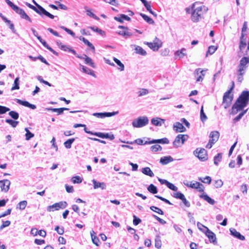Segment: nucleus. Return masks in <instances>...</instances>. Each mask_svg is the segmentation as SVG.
<instances>
[{
    "label": "nucleus",
    "instance_id": "49530a36",
    "mask_svg": "<svg viewBox=\"0 0 249 249\" xmlns=\"http://www.w3.org/2000/svg\"><path fill=\"white\" fill-rule=\"evenodd\" d=\"M71 180L72 183L74 184L80 183L82 181V178L78 176L72 177Z\"/></svg>",
    "mask_w": 249,
    "mask_h": 249
},
{
    "label": "nucleus",
    "instance_id": "a211bd4d",
    "mask_svg": "<svg viewBox=\"0 0 249 249\" xmlns=\"http://www.w3.org/2000/svg\"><path fill=\"white\" fill-rule=\"evenodd\" d=\"M37 13L40 15L42 17L44 16H46L51 19H53L54 18V16L53 15L50 14L49 12H47L44 8H43L41 6H38V9L37 11Z\"/></svg>",
    "mask_w": 249,
    "mask_h": 249
},
{
    "label": "nucleus",
    "instance_id": "c03bdc74",
    "mask_svg": "<svg viewBox=\"0 0 249 249\" xmlns=\"http://www.w3.org/2000/svg\"><path fill=\"white\" fill-rule=\"evenodd\" d=\"M140 15L142 17V18L144 19V20H145L147 23H148L149 24L154 23V22L153 20L151 18L149 17L148 16H146L145 14H142V13H141Z\"/></svg>",
    "mask_w": 249,
    "mask_h": 249
},
{
    "label": "nucleus",
    "instance_id": "603ef678",
    "mask_svg": "<svg viewBox=\"0 0 249 249\" xmlns=\"http://www.w3.org/2000/svg\"><path fill=\"white\" fill-rule=\"evenodd\" d=\"M5 122L10 124L12 127H15L18 125V122L11 119H6Z\"/></svg>",
    "mask_w": 249,
    "mask_h": 249
},
{
    "label": "nucleus",
    "instance_id": "ddd939ff",
    "mask_svg": "<svg viewBox=\"0 0 249 249\" xmlns=\"http://www.w3.org/2000/svg\"><path fill=\"white\" fill-rule=\"evenodd\" d=\"M194 154L202 161H205L208 159L207 152L204 148H197L194 152Z\"/></svg>",
    "mask_w": 249,
    "mask_h": 249
},
{
    "label": "nucleus",
    "instance_id": "13d9d810",
    "mask_svg": "<svg viewBox=\"0 0 249 249\" xmlns=\"http://www.w3.org/2000/svg\"><path fill=\"white\" fill-rule=\"evenodd\" d=\"M148 93V90L146 89H141L138 92L139 96H142Z\"/></svg>",
    "mask_w": 249,
    "mask_h": 249
},
{
    "label": "nucleus",
    "instance_id": "9d476101",
    "mask_svg": "<svg viewBox=\"0 0 249 249\" xmlns=\"http://www.w3.org/2000/svg\"><path fill=\"white\" fill-rule=\"evenodd\" d=\"M84 131L87 133L97 136L102 139H109L110 140H113L115 138L113 134H110L108 133H104L102 132H93L90 131H88L87 128H84Z\"/></svg>",
    "mask_w": 249,
    "mask_h": 249
},
{
    "label": "nucleus",
    "instance_id": "69168bd1",
    "mask_svg": "<svg viewBox=\"0 0 249 249\" xmlns=\"http://www.w3.org/2000/svg\"><path fill=\"white\" fill-rule=\"evenodd\" d=\"M245 73H244V72H237V81L238 82H239V83H241L244 78H243V75L245 74Z\"/></svg>",
    "mask_w": 249,
    "mask_h": 249
},
{
    "label": "nucleus",
    "instance_id": "72a5a7b5",
    "mask_svg": "<svg viewBox=\"0 0 249 249\" xmlns=\"http://www.w3.org/2000/svg\"><path fill=\"white\" fill-rule=\"evenodd\" d=\"M142 172L147 176H148L150 177H153L154 176V174L152 171L150 169V168L148 167H144L142 168Z\"/></svg>",
    "mask_w": 249,
    "mask_h": 249
},
{
    "label": "nucleus",
    "instance_id": "09e8293b",
    "mask_svg": "<svg viewBox=\"0 0 249 249\" xmlns=\"http://www.w3.org/2000/svg\"><path fill=\"white\" fill-rule=\"evenodd\" d=\"M222 154L221 153H218L216 156L214 158V163L217 165L218 163L221 161L222 159Z\"/></svg>",
    "mask_w": 249,
    "mask_h": 249
},
{
    "label": "nucleus",
    "instance_id": "aec40b11",
    "mask_svg": "<svg viewBox=\"0 0 249 249\" xmlns=\"http://www.w3.org/2000/svg\"><path fill=\"white\" fill-rule=\"evenodd\" d=\"M76 57L80 59L84 60L85 63L86 64L89 65L91 67L93 68H95L96 67L92 59L90 57H88L87 55H84V56H82L79 55H76Z\"/></svg>",
    "mask_w": 249,
    "mask_h": 249
},
{
    "label": "nucleus",
    "instance_id": "680f3d73",
    "mask_svg": "<svg viewBox=\"0 0 249 249\" xmlns=\"http://www.w3.org/2000/svg\"><path fill=\"white\" fill-rule=\"evenodd\" d=\"M217 48L214 46H211L209 47L207 53H209L210 54H213L216 50Z\"/></svg>",
    "mask_w": 249,
    "mask_h": 249
},
{
    "label": "nucleus",
    "instance_id": "0e129e2a",
    "mask_svg": "<svg viewBox=\"0 0 249 249\" xmlns=\"http://www.w3.org/2000/svg\"><path fill=\"white\" fill-rule=\"evenodd\" d=\"M11 224V221L7 220L3 221L2 224L0 226V230H2L3 228L8 227Z\"/></svg>",
    "mask_w": 249,
    "mask_h": 249
},
{
    "label": "nucleus",
    "instance_id": "f8f14e48",
    "mask_svg": "<svg viewBox=\"0 0 249 249\" xmlns=\"http://www.w3.org/2000/svg\"><path fill=\"white\" fill-rule=\"evenodd\" d=\"M219 137V133L218 131H214L212 132L210 135V140L208 144L206 145V147L209 149L211 148L213 145L217 141Z\"/></svg>",
    "mask_w": 249,
    "mask_h": 249
},
{
    "label": "nucleus",
    "instance_id": "e433bc0d",
    "mask_svg": "<svg viewBox=\"0 0 249 249\" xmlns=\"http://www.w3.org/2000/svg\"><path fill=\"white\" fill-rule=\"evenodd\" d=\"M46 109H47L48 110H52L53 112H56V113H57L58 114H61L63 113L64 110H67L69 109L68 108L62 107V108H46Z\"/></svg>",
    "mask_w": 249,
    "mask_h": 249
},
{
    "label": "nucleus",
    "instance_id": "37998d69",
    "mask_svg": "<svg viewBox=\"0 0 249 249\" xmlns=\"http://www.w3.org/2000/svg\"><path fill=\"white\" fill-rule=\"evenodd\" d=\"M198 179L204 183L210 184L212 179L209 176H206L205 178H199Z\"/></svg>",
    "mask_w": 249,
    "mask_h": 249
},
{
    "label": "nucleus",
    "instance_id": "dca6fc26",
    "mask_svg": "<svg viewBox=\"0 0 249 249\" xmlns=\"http://www.w3.org/2000/svg\"><path fill=\"white\" fill-rule=\"evenodd\" d=\"M56 44L61 50L65 52H71L76 56L77 54L76 52L74 50L72 49L70 46L63 44L60 41H57Z\"/></svg>",
    "mask_w": 249,
    "mask_h": 249
},
{
    "label": "nucleus",
    "instance_id": "f03ea898",
    "mask_svg": "<svg viewBox=\"0 0 249 249\" xmlns=\"http://www.w3.org/2000/svg\"><path fill=\"white\" fill-rule=\"evenodd\" d=\"M249 100V92L243 91L237 99L232 108V113L236 114L242 110L248 104Z\"/></svg>",
    "mask_w": 249,
    "mask_h": 249
},
{
    "label": "nucleus",
    "instance_id": "de8ad7c7",
    "mask_svg": "<svg viewBox=\"0 0 249 249\" xmlns=\"http://www.w3.org/2000/svg\"><path fill=\"white\" fill-rule=\"evenodd\" d=\"M25 130L26 131V134H25V137H26V140L28 141L31 138H33L34 137V134H33L32 133H31L27 128H25Z\"/></svg>",
    "mask_w": 249,
    "mask_h": 249
},
{
    "label": "nucleus",
    "instance_id": "79ce46f5",
    "mask_svg": "<svg viewBox=\"0 0 249 249\" xmlns=\"http://www.w3.org/2000/svg\"><path fill=\"white\" fill-rule=\"evenodd\" d=\"M27 204V202L26 200L20 201L17 205V208L21 210L25 209Z\"/></svg>",
    "mask_w": 249,
    "mask_h": 249
},
{
    "label": "nucleus",
    "instance_id": "c85d7f7f",
    "mask_svg": "<svg viewBox=\"0 0 249 249\" xmlns=\"http://www.w3.org/2000/svg\"><path fill=\"white\" fill-rule=\"evenodd\" d=\"M165 120L160 118L156 117L151 120V123L155 126H161L164 123Z\"/></svg>",
    "mask_w": 249,
    "mask_h": 249
},
{
    "label": "nucleus",
    "instance_id": "9b49d317",
    "mask_svg": "<svg viewBox=\"0 0 249 249\" xmlns=\"http://www.w3.org/2000/svg\"><path fill=\"white\" fill-rule=\"evenodd\" d=\"M151 49L154 51H158L162 45V41L158 38L156 37L153 42H144Z\"/></svg>",
    "mask_w": 249,
    "mask_h": 249
},
{
    "label": "nucleus",
    "instance_id": "20e7f679",
    "mask_svg": "<svg viewBox=\"0 0 249 249\" xmlns=\"http://www.w3.org/2000/svg\"><path fill=\"white\" fill-rule=\"evenodd\" d=\"M234 86V83L232 82L231 88L224 93L223 98V103L224 105V107L227 108L229 107L232 100V95H231V90L233 89Z\"/></svg>",
    "mask_w": 249,
    "mask_h": 249
},
{
    "label": "nucleus",
    "instance_id": "473e14b6",
    "mask_svg": "<svg viewBox=\"0 0 249 249\" xmlns=\"http://www.w3.org/2000/svg\"><path fill=\"white\" fill-rule=\"evenodd\" d=\"M173 159L171 156H165L160 158V162L162 164L165 165L168 164V163L171 161H173Z\"/></svg>",
    "mask_w": 249,
    "mask_h": 249
},
{
    "label": "nucleus",
    "instance_id": "bb28decb",
    "mask_svg": "<svg viewBox=\"0 0 249 249\" xmlns=\"http://www.w3.org/2000/svg\"><path fill=\"white\" fill-rule=\"evenodd\" d=\"M16 101L17 103L21 105L22 106H24L26 107H28L31 108L32 109H35L36 108V106L34 105L31 104L27 101H23L20 99H16Z\"/></svg>",
    "mask_w": 249,
    "mask_h": 249
},
{
    "label": "nucleus",
    "instance_id": "338daca9",
    "mask_svg": "<svg viewBox=\"0 0 249 249\" xmlns=\"http://www.w3.org/2000/svg\"><path fill=\"white\" fill-rule=\"evenodd\" d=\"M133 218H134V219H133V223L135 226L138 225L142 221L141 219H140L139 218L137 217L135 215H133Z\"/></svg>",
    "mask_w": 249,
    "mask_h": 249
},
{
    "label": "nucleus",
    "instance_id": "3c124183",
    "mask_svg": "<svg viewBox=\"0 0 249 249\" xmlns=\"http://www.w3.org/2000/svg\"><path fill=\"white\" fill-rule=\"evenodd\" d=\"M87 15L90 17L93 18L96 20H99V18L97 17L94 14H93L90 9H86Z\"/></svg>",
    "mask_w": 249,
    "mask_h": 249
},
{
    "label": "nucleus",
    "instance_id": "f257e3e1",
    "mask_svg": "<svg viewBox=\"0 0 249 249\" xmlns=\"http://www.w3.org/2000/svg\"><path fill=\"white\" fill-rule=\"evenodd\" d=\"M208 8L202 3L196 2L185 9L188 14H190L191 19L194 22H198L203 18L207 12Z\"/></svg>",
    "mask_w": 249,
    "mask_h": 249
},
{
    "label": "nucleus",
    "instance_id": "c756f323",
    "mask_svg": "<svg viewBox=\"0 0 249 249\" xmlns=\"http://www.w3.org/2000/svg\"><path fill=\"white\" fill-rule=\"evenodd\" d=\"M199 197L211 205H213L215 203V201L213 199L211 198L205 193H203L202 194L200 195Z\"/></svg>",
    "mask_w": 249,
    "mask_h": 249
},
{
    "label": "nucleus",
    "instance_id": "4468645a",
    "mask_svg": "<svg viewBox=\"0 0 249 249\" xmlns=\"http://www.w3.org/2000/svg\"><path fill=\"white\" fill-rule=\"evenodd\" d=\"M205 228V230H203V232L205 233L206 235L209 239V240L211 243H212L214 244H216L217 243L216 242V237L215 234L211 231H210L207 227H204Z\"/></svg>",
    "mask_w": 249,
    "mask_h": 249
},
{
    "label": "nucleus",
    "instance_id": "5fc2aeb1",
    "mask_svg": "<svg viewBox=\"0 0 249 249\" xmlns=\"http://www.w3.org/2000/svg\"><path fill=\"white\" fill-rule=\"evenodd\" d=\"M9 115L14 119L17 120L19 117V115L18 112L14 111H11L9 112Z\"/></svg>",
    "mask_w": 249,
    "mask_h": 249
},
{
    "label": "nucleus",
    "instance_id": "e2e57ef3",
    "mask_svg": "<svg viewBox=\"0 0 249 249\" xmlns=\"http://www.w3.org/2000/svg\"><path fill=\"white\" fill-rule=\"evenodd\" d=\"M61 28L65 31L68 34L71 35L72 36L74 37L75 36V34L73 33L71 30H70L69 29L64 27V26H61Z\"/></svg>",
    "mask_w": 249,
    "mask_h": 249
},
{
    "label": "nucleus",
    "instance_id": "4c0bfd02",
    "mask_svg": "<svg viewBox=\"0 0 249 249\" xmlns=\"http://www.w3.org/2000/svg\"><path fill=\"white\" fill-rule=\"evenodd\" d=\"M160 238H161L160 235H157L156 236L155 239V246L156 248L158 249H160L161 247V241Z\"/></svg>",
    "mask_w": 249,
    "mask_h": 249
},
{
    "label": "nucleus",
    "instance_id": "412c9836",
    "mask_svg": "<svg viewBox=\"0 0 249 249\" xmlns=\"http://www.w3.org/2000/svg\"><path fill=\"white\" fill-rule=\"evenodd\" d=\"M173 129L176 132H183L186 131L185 127L179 122H176L174 124Z\"/></svg>",
    "mask_w": 249,
    "mask_h": 249
},
{
    "label": "nucleus",
    "instance_id": "cd10ccee",
    "mask_svg": "<svg viewBox=\"0 0 249 249\" xmlns=\"http://www.w3.org/2000/svg\"><path fill=\"white\" fill-rule=\"evenodd\" d=\"M80 66L82 69V72L87 73L89 75H91L94 77H96V75L93 71L82 65H80Z\"/></svg>",
    "mask_w": 249,
    "mask_h": 249
},
{
    "label": "nucleus",
    "instance_id": "5701e85b",
    "mask_svg": "<svg viewBox=\"0 0 249 249\" xmlns=\"http://www.w3.org/2000/svg\"><path fill=\"white\" fill-rule=\"evenodd\" d=\"M230 231L231 234L234 236V237L242 241L245 239V236L241 235V233L237 231L235 229L231 228L230 229Z\"/></svg>",
    "mask_w": 249,
    "mask_h": 249
},
{
    "label": "nucleus",
    "instance_id": "39448f33",
    "mask_svg": "<svg viewBox=\"0 0 249 249\" xmlns=\"http://www.w3.org/2000/svg\"><path fill=\"white\" fill-rule=\"evenodd\" d=\"M189 138L187 135L178 134L176 136L173 142L174 147L178 148L181 147Z\"/></svg>",
    "mask_w": 249,
    "mask_h": 249
},
{
    "label": "nucleus",
    "instance_id": "a878e982",
    "mask_svg": "<svg viewBox=\"0 0 249 249\" xmlns=\"http://www.w3.org/2000/svg\"><path fill=\"white\" fill-rule=\"evenodd\" d=\"M92 182L94 189L101 188L102 190H104L106 188V185L104 182H98L94 179H92Z\"/></svg>",
    "mask_w": 249,
    "mask_h": 249
},
{
    "label": "nucleus",
    "instance_id": "2eb2a0df",
    "mask_svg": "<svg viewBox=\"0 0 249 249\" xmlns=\"http://www.w3.org/2000/svg\"><path fill=\"white\" fill-rule=\"evenodd\" d=\"M119 113V111H113L112 112H100L94 113L92 115L99 118H104L115 116Z\"/></svg>",
    "mask_w": 249,
    "mask_h": 249
},
{
    "label": "nucleus",
    "instance_id": "393cba45",
    "mask_svg": "<svg viewBox=\"0 0 249 249\" xmlns=\"http://www.w3.org/2000/svg\"><path fill=\"white\" fill-rule=\"evenodd\" d=\"M169 142V141L168 140V139L166 138H162L161 139L153 140L149 142L146 141L144 144H152V143H156L167 144Z\"/></svg>",
    "mask_w": 249,
    "mask_h": 249
},
{
    "label": "nucleus",
    "instance_id": "774afa93",
    "mask_svg": "<svg viewBox=\"0 0 249 249\" xmlns=\"http://www.w3.org/2000/svg\"><path fill=\"white\" fill-rule=\"evenodd\" d=\"M223 185V181L221 179H218L215 181V186L216 188L221 187Z\"/></svg>",
    "mask_w": 249,
    "mask_h": 249
},
{
    "label": "nucleus",
    "instance_id": "423d86ee",
    "mask_svg": "<svg viewBox=\"0 0 249 249\" xmlns=\"http://www.w3.org/2000/svg\"><path fill=\"white\" fill-rule=\"evenodd\" d=\"M183 184L188 187L196 189L199 192H203L204 191L203 185L197 181H186L183 182Z\"/></svg>",
    "mask_w": 249,
    "mask_h": 249
},
{
    "label": "nucleus",
    "instance_id": "864d4df0",
    "mask_svg": "<svg viewBox=\"0 0 249 249\" xmlns=\"http://www.w3.org/2000/svg\"><path fill=\"white\" fill-rule=\"evenodd\" d=\"M150 209L160 214L163 215L164 214L163 212L160 209L157 207L151 206Z\"/></svg>",
    "mask_w": 249,
    "mask_h": 249
},
{
    "label": "nucleus",
    "instance_id": "7ed1b4c3",
    "mask_svg": "<svg viewBox=\"0 0 249 249\" xmlns=\"http://www.w3.org/2000/svg\"><path fill=\"white\" fill-rule=\"evenodd\" d=\"M5 2L9 6L12 8L14 11H15L18 14L20 15L22 18L28 20L30 22H32L31 18L25 13L23 10L15 5L10 0H5Z\"/></svg>",
    "mask_w": 249,
    "mask_h": 249
},
{
    "label": "nucleus",
    "instance_id": "4d7b16f0",
    "mask_svg": "<svg viewBox=\"0 0 249 249\" xmlns=\"http://www.w3.org/2000/svg\"><path fill=\"white\" fill-rule=\"evenodd\" d=\"M200 119L202 122L205 121L207 119L206 115L204 112L203 106L201 107L200 110Z\"/></svg>",
    "mask_w": 249,
    "mask_h": 249
},
{
    "label": "nucleus",
    "instance_id": "58836bf2",
    "mask_svg": "<svg viewBox=\"0 0 249 249\" xmlns=\"http://www.w3.org/2000/svg\"><path fill=\"white\" fill-rule=\"evenodd\" d=\"M113 60L118 66V69L120 71H123L124 69V65L117 58L113 57Z\"/></svg>",
    "mask_w": 249,
    "mask_h": 249
},
{
    "label": "nucleus",
    "instance_id": "8fccbe9b",
    "mask_svg": "<svg viewBox=\"0 0 249 249\" xmlns=\"http://www.w3.org/2000/svg\"><path fill=\"white\" fill-rule=\"evenodd\" d=\"M150 149L152 152H156L158 151H161L162 147L160 145L156 144L151 146Z\"/></svg>",
    "mask_w": 249,
    "mask_h": 249
},
{
    "label": "nucleus",
    "instance_id": "f3484780",
    "mask_svg": "<svg viewBox=\"0 0 249 249\" xmlns=\"http://www.w3.org/2000/svg\"><path fill=\"white\" fill-rule=\"evenodd\" d=\"M10 183V181L8 179L0 180V188H1V190L7 192L9 189Z\"/></svg>",
    "mask_w": 249,
    "mask_h": 249
},
{
    "label": "nucleus",
    "instance_id": "2f4dec72",
    "mask_svg": "<svg viewBox=\"0 0 249 249\" xmlns=\"http://www.w3.org/2000/svg\"><path fill=\"white\" fill-rule=\"evenodd\" d=\"M115 20L120 22H123L124 20L127 21H130V18L124 14H121L119 17H114Z\"/></svg>",
    "mask_w": 249,
    "mask_h": 249
},
{
    "label": "nucleus",
    "instance_id": "6e6552de",
    "mask_svg": "<svg viewBox=\"0 0 249 249\" xmlns=\"http://www.w3.org/2000/svg\"><path fill=\"white\" fill-rule=\"evenodd\" d=\"M148 122L149 120L147 117H140L132 122V125L136 128L142 127L146 125L148 123Z\"/></svg>",
    "mask_w": 249,
    "mask_h": 249
},
{
    "label": "nucleus",
    "instance_id": "1a4fd4ad",
    "mask_svg": "<svg viewBox=\"0 0 249 249\" xmlns=\"http://www.w3.org/2000/svg\"><path fill=\"white\" fill-rule=\"evenodd\" d=\"M249 65V58L248 57H243L240 60L239 64L238 66L237 72L245 73Z\"/></svg>",
    "mask_w": 249,
    "mask_h": 249
},
{
    "label": "nucleus",
    "instance_id": "0eeeda50",
    "mask_svg": "<svg viewBox=\"0 0 249 249\" xmlns=\"http://www.w3.org/2000/svg\"><path fill=\"white\" fill-rule=\"evenodd\" d=\"M67 206V203L66 201H60L57 203H55L52 205L48 206L47 207V210L48 212H54L55 211H58L59 209H64Z\"/></svg>",
    "mask_w": 249,
    "mask_h": 249
},
{
    "label": "nucleus",
    "instance_id": "4be33fe9",
    "mask_svg": "<svg viewBox=\"0 0 249 249\" xmlns=\"http://www.w3.org/2000/svg\"><path fill=\"white\" fill-rule=\"evenodd\" d=\"M203 72L204 71L200 68L196 70L195 71V74L196 77L197 82H201L203 80V78L205 76V74Z\"/></svg>",
    "mask_w": 249,
    "mask_h": 249
},
{
    "label": "nucleus",
    "instance_id": "6ab92c4d",
    "mask_svg": "<svg viewBox=\"0 0 249 249\" xmlns=\"http://www.w3.org/2000/svg\"><path fill=\"white\" fill-rule=\"evenodd\" d=\"M187 55V50L185 48H182L180 50L177 51L175 53V57L176 59H181Z\"/></svg>",
    "mask_w": 249,
    "mask_h": 249
},
{
    "label": "nucleus",
    "instance_id": "7c9ffc66",
    "mask_svg": "<svg viewBox=\"0 0 249 249\" xmlns=\"http://www.w3.org/2000/svg\"><path fill=\"white\" fill-rule=\"evenodd\" d=\"M135 53L142 55H145L146 52L141 47L138 45H133Z\"/></svg>",
    "mask_w": 249,
    "mask_h": 249
},
{
    "label": "nucleus",
    "instance_id": "b1692460",
    "mask_svg": "<svg viewBox=\"0 0 249 249\" xmlns=\"http://www.w3.org/2000/svg\"><path fill=\"white\" fill-rule=\"evenodd\" d=\"M119 28L122 29V30L118 32V34L125 37H129L132 36V33L128 31V29L123 26H119Z\"/></svg>",
    "mask_w": 249,
    "mask_h": 249
},
{
    "label": "nucleus",
    "instance_id": "ea45409f",
    "mask_svg": "<svg viewBox=\"0 0 249 249\" xmlns=\"http://www.w3.org/2000/svg\"><path fill=\"white\" fill-rule=\"evenodd\" d=\"M75 139L72 138L64 142V145L66 148L69 149L71 147V144L74 142Z\"/></svg>",
    "mask_w": 249,
    "mask_h": 249
},
{
    "label": "nucleus",
    "instance_id": "c9c22d12",
    "mask_svg": "<svg viewBox=\"0 0 249 249\" xmlns=\"http://www.w3.org/2000/svg\"><path fill=\"white\" fill-rule=\"evenodd\" d=\"M79 39L80 40H82L83 41V42L87 45L88 46L90 47L91 49H92L93 51H95V48L94 46L89 42V41L87 39H86L85 37L82 36H80L79 37Z\"/></svg>",
    "mask_w": 249,
    "mask_h": 249
},
{
    "label": "nucleus",
    "instance_id": "f704fd0d",
    "mask_svg": "<svg viewBox=\"0 0 249 249\" xmlns=\"http://www.w3.org/2000/svg\"><path fill=\"white\" fill-rule=\"evenodd\" d=\"M90 235L93 243L97 246H98V242H99V240L98 238L96 236V233L93 231H90Z\"/></svg>",
    "mask_w": 249,
    "mask_h": 249
},
{
    "label": "nucleus",
    "instance_id": "a18cd8bd",
    "mask_svg": "<svg viewBox=\"0 0 249 249\" xmlns=\"http://www.w3.org/2000/svg\"><path fill=\"white\" fill-rule=\"evenodd\" d=\"M147 190L149 192L153 194H156L158 192L157 187L152 184H150L148 187Z\"/></svg>",
    "mask_w": 249,
    "mask_h": 249
},
{
    "label": "nucleus",
    "instance_id": "6e6d98bb",
    "mask_svg": "<svg viewBox=\"0 0 249 249\" xmlns=\"http://www.w3.org/2000/svg\"><path fill=\"white\" fill-rule=\"evenodd\" d=\"M173 196L180 200H182L185 197L184 195L180 192H176L174 193Z\"/></svg>",
    "mask_w": 249,
    "mask_h": 249
},
{
    "label": "nucleus",
    "instance_id": "a19ab883",
    "mask_svg": "<svg viewBox=\"0 0 249 249\" xmlns=\"http://www.w3.org/2000/svg\"><path fill=\"white\" fill-rule=\"evenodd\" d=\"M19 78L17 77L14 81V83L13 84V86L12 87L11 90H14L16 89H19Z\"/></svg>",
    "mask_w": 249,
    "mask_h": 249
},
{
    "label": "nucleus",
    "instance_id": "bf43d9fd",
    "mask_svg": "<svg viewBox=\"0 0 249 249\" xmlns=\"http://www.w3.org/2000/svg\"><path fill=\"white\" fill-rule=\"evenodd\" d=\"M10 108L4 106H0V114H3L9 111Z\"/></svg>",
    "mask_w": 249,
    "mask_h": 249
},
{
    "label": "nucleus",
    "instance_id": "052dcab7",
    "mask_svg": "<svg viewBox=\"0 0 249 249\" xmlns=\"http://www.w3.org/2000/svg\"><path fill=\"white\" fill-rule=\"evenodd\" d=\"M167 187L169 188L170 189L174 191H177L178 190V188L175 186L173 184L169 182V181L166 184Z\"/></svg>",
    "mask_w": 249,
    "mask_h": 249
}]
</instances>
